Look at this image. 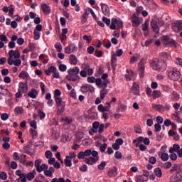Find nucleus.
<instances>
[{
    "label": "nucleus",
    "mask_w": 182,
    "mask_h": 182,
    "mask_svg": "<svg viewBox=\"0 0 182 182\" xmlns=\"http://www.w3.org/2000/svg\"><path fill=\"white\" fill-rule=\"evenodd\" d=\"M181 172H176L171 177V182H181Z\"/></svg>",
    "instance_id": "15"
},
{
    "label": "nucleus",
    "mask_w": 182,
    "mask_h": 182,
    "mask_svg": "<svg viewBox=\"0 0 182 182\" xmlns=\"http://www.w3.org/2000/svg\"><path fill=\"white\" fill-rule=\"evenodd\" d=\"M107 106H104L103 105L100 104L97 106L98 112L100 113H105L106 112H109L110 110V107H112L110 102H106Z\"/></svg>",
    "instance_id": "12"
},
{
    "label": "nucleus",
    "mask_w": 182,
    "mask_h": 182,
    "mask_svg": "<svg viewBox=\"0 0 182 182\" xmlns=\"http://www.w3.org/2000/svg\"><path fill=\"white\" fill-rule=\"evenodd\" d=\"M134 132H135V133H136L138 134H141V127H140V125H135L134 126Z\"/></svg>",
    "instance_id": "59"
},
{
    "label": "nucleus",
    "mask_w": 182,
    "mask_h": 182,
    "mask_svg": "<svg viewBox=\"0 0 182 182\" xmlns=\"http://www.w3.org/2000/svg\"><path fill=\"white\" fill-rule=\"evenodd\" d=\"M142 31H144V32L149 31V21H145L144 23L142 24Z\"/></svg>",
    "instance_id": "52"
},
{
    "label": "nucleus",
    "mask_w": 182,
    "mask_h": 182,
    "mask_svg": "<svg viewBox=\"0 0 182 182\" xmlns=\"http://www.w3.org/2000/svg\"><path fill=\"white\" fill-rule=\"evenodd\" d=\"M14 11H15V9H14V5H11L9 7V15L11 18H14Z\"/></svg>",
    "instance_id": "53"
},
{
    "label": "nucleus",
    "mask_w": 182,
    "mask_h": 182,
    "mask_svg": "<svg viewBox=\"0 0 182 182\" xmlns=\"http://www.w3.org/2000/svg\"><path fill=\"white\" fill-rule=\"evenodd\" d=\"M90 14V12L89 11V10H84V14H82V16L81 18V23H86V22H87V18H89Z\"/></svg>",
    "instance_id": "21"
},
{
    "label": "nucleus",
    "mask_w": 182,
    "mask_h": 182,
    "mask_svg": "<svg viewBox=\"0 0 182 182\" xmlns=\"http://www.w3.org/2000/svg\"><path fill=\"white\" fill-rule=\"evenodd\" d=\"M7 63L10 66L14 65L15 67L12 68L13 73H18V66L22 65V60H21V52L19 50H11L9 51V58Z\"/></svg>",
    "instance_id": "1"
},
{
    "label": "nucleus",
    "mask_w": 182,
    "mask_h": 182,
    "mask_svg": "<svg viewBox=\"0 0 182 182\" xmlns=\"http://www.w3.org/2000/svg\"><path fill=\"white\" fill-rule=\"evenodd\" d=\"M111 66L112 70H116V68L117 66V57L116 54H112L111 57Z\"/></svg>",
    "instance_id": "17"
},
{
    "label": "nucleus",
    "mask_w": 182,
    "mask_h": 182,
    "mask_svg": "<svg viewBox=\"0 0 182 182\" xmlns=\"http://www.w3.org/2000/svg\"><path fill=\"white\" fill-rule=\"evenodd\" d=\"M38 91L34 88L31 89V90L28 92V97H31V99H36V97H38Z\"/></svg>",
    "instance_id": "27"
},
{
    "label": "nucleus",
    "mask_w": 182,
    "mask_h": 182,
    "mask_svg": "<svg viewBox=\"0 0 182 182\" xmlns=\"http://www.w3.org/2000/svg\"><path fill=\"white\" fill-rule=\"evenodd\" d=\"M116 18H113L112 19V23L109 26V28L112 29V31L116 29Z\"/></svg>",
    "instance_id": "50"
},
{
    "label": "nucleus",
    "mask_w": 182,
    "mask_h": 182,
    "mask_svg": "<svg viewBox=\"0 0 182 182\" xmlns=\"http://www.w3.org/2000/svg\"><path fill=\"white\" fill-rule=\"evenodd\" d=\"M171 99L176 102L180 100V94H178L177 92L173 91L171 95Z\"/></svg>",
    "instance_id": "41"
},
{
    "label": "nucleus",
    "mask_w": 182,
    "mask_h": 182,
    "mask_svg": "<svg viewBox=\"0 0 182 182\" xmlns=\"http://www.w3.org/2000/svg\"><path fill=\"white\" fill-rule=\"evenodd\" d=\"M99 127H100L99 122H95L92 124V133H97V129H99Z\"/></svg>",
    "instance_id": "42"
},
{
    "label": "nucleus",
    "mask_w": 182,
    "mask_h": 182,
    "mask_svg": "<svg viewBox=\"0 0 182 182\" xmlns=\"http://www.w3.org/2000/svg\"><path fill=\"white\" fill-rule=\"evenodd\" d=\"M30 132L31 133L33 139H36V137H38V132L36 129H31Z\"/></svg>",
    "instance_id": "56"
},
{
    "label": "nucleus",
    "mask_w": 182,
    "mask_h": 182,
    "mask_svg": "<svg viewBox=\"0 0 182 182\" xmlns=\"http://www.w3.org/2000/svg\"><path fill=\"white\" fill-rule=\"evenodd\" d=\"M51 182H72V181L69 178L65 180V178H54L51 180Z\"/></svg>",
    "instance_id": "35"
},
{
    "label": "nucleus",
    "mask_w": 182,
    "mask_h": 182,
    "mask_svg": "<svg viewBox=\"0 0 182 182\" xmlns=\"http://www.w3.org/2000/svg\"><path fill=\"white\" fill-rule=\"evenodd\" d=\"M172 29L174 32L178 33L182 31V20H179L172 24Z\"/></svg>",
    "instance_id": "13"
},
{
    "label": "nucleus",
    "mask_w": 182,
    "mask_h": 182,
    "mask_svg": "<svg viewBox=\"0 0 182 182\" xmlns=\"http://www.w3.org/2000/svg\"><path fill=\"white\" fill-rule=\"evenodd\" d=\"M60 72H66V69H68V67H66L65 65L60 64L58 67Z\"/></svg>",
    "instance_id": "62"
},
{
    "label": "nucleus",
    "mask_w": 182,
    "mask_h": 182,
    "mask_svg": "<svg viewBox=\"0 0 182 182\" xmlns=\"http://www.w3.org/2000/svg\"><path fill=\"white\" fill-rule=\"evenodd\" d=\"M45 156L46 159H52V157H53V154H52V151H46L45 153Z\"/></svg>",
    "instance_id": "63"
},
{
    "label": "nucleus",
    "mask_w": 182,
    "mask_h": 182,
    "mask_svg": "<svg viewBox=\"0 0 182 182\" xmlns=\"http://www.w3.org/2000/svg\"><path fill=\"white\" fill-rule=\"evenodd\" d=\"M105 167H106V161H102L98 166V170H105Z\"/></svg>",
    "instance_id": "55"
},
{
    "label": "nucleus",
    "mask_w": 182,
    "mask_h": 182,
    "mask_svg": "<svg viewBox=\"0 0 182 182\" xmlns=\"http://www.w3.org/2000/svg\"><path fill=\"white\" fill-rule=\"evenodd\" d=\"M177 153L178 157L182 158V148L180 149L178 144H174L173 147L169 149V153Z\"/></svg>",
    "instance_id": "8"
},
{
    "label": "nucleus",
    "mask_w": 182,
    "mask_h": 182,
    "mask_svg": "<svg viewBox=\"0 0 182 182\" xmlns=\"http://www.w3.org/2000/svg\"><path fill=\"white\" fill-rule=\"evenodd\" d=\"M101 8L104 15H109V14H110V9H109V6L107 4L102 3Z\"/></svg>",
    "instance_id": "26"
},
{
    "label": "nucleus",
    "mask_w": 182,
    "mask_h": 182,
    "mask_svg": "<svg viewBox=\"0 0 182 182\" xmlns=\"http://www.w3.org/2000/svg\"><path fill=\"white\" fill-rule=\"evenodd\" d=\"M146 64V59L142 58L138 63V70L139 72L140 77H144V65Z\"/></svg>",
    "instance_id": "9"
},
{
    "label": "nucleus",
    "mask_w": 182,
    "mask_h": 182,
    "mask_svg": "<svg viewBox=\"0 0 182 182\" xmlns=\"http://www.w3.org/2000/svg\"><path fill=\"white\" fill-rule=\"evenodd\" d=\"M151 28L156 33H159L160 32V27H159V20L157 19H153L151 21Z\"/></svg>",
    "instance_id": "14"
},
{
    "label": "nucleus",
    "mask_w": 182,
    "mask_h": 182,
    "mask_svg": "<svg viewBox=\"0 0 182 182\" xmlns=\"http://www.w3.org/2000/svg\"><path fill=\"white\" fill-rule=\"evenodd\" d=\"M62 92H60L59 90H55L54 91V99L56 104V106L58 107L57 114H62L63 112H65V103L63 102L62 97Z\"/></svg>",
    "instance_id": "2"
},
{
    "label": "nucleus",
    "mask_w": 182,
    "mask_h": 182,
    "mask_svg": "<svg viewBox=\"0 0 182 182\" xmlns=\"http://www.w3.org/2000/svg\"><path fill=\"white\" fill-rule=\"evenodd\" d=\"M36 176V171L33 170L31 172H29L26 174V178L28 181H31V180H33V178H35Z\"/></svg>",
    "instance_id": "31"
},
{
    "label": "nucleus",
    "mask_w": 182,
    "mask_h": 182,
    "mask_svg": "<svg viewBox=\"0 0 182 182\" xmlns=\"http://www.w3.org/2000/svg\"><path fill=\"white\" fill-rule=\"evenodd\" d=\"M155 174H156V177H159V178H160V177H161V176H163V173L161 172V168H155Z\"/></svg>",
    "instance_id": "48"
},
{
    "label": "nucleus",
    "mask_w": 182,
    "mask_h": 182,
    "mask_svg": "<svg viewBox=\"0 0 182 182\" xmlns=\"http://www.w3.org/2000/svg\"><path fill=\"white\" fill-rule=\"evenodd\" d=\"M48 166L46 164H41L39 166L38 168H37L38 173H42V171H45L48 170Z\"/></svg>",
    "instance_id": "40"
},
{
    "label": "nucleus",
    "mask_w": 182,
    "mask_h": 182,
    "mask_svg": "<svg viewBox=\"0 0 182 182\" xmlns=\"http://www.w3.org/2000/svg\"><path fill=\"white\" fill-rule=\"evenodd\" d=\"M65 53L67 55H70V53H75V52H77V47L75 43H70L67 47L64 48Z\"/></svg>",
    "instance_id": "10"
},
{
    "label": "nucleus",
    "mask_w": 182,
    "mask_h": 182,
    "mask_svg": "<svg viewBox=\"0 0 182 182\" xmlns=\"http://www.w3.org/2000/svg\"><path fill=\"white\" fill-rule=\"evenodd\" d=\"M151 96L154 100H156V99H159V97H161L163 96V94L160 90H154Z\"/></svg>",
    "instance_id": "33"
},
{
    "label": "nucleus",
    "mask_w": 182,
    "mask_h": 182,
    "mask_svg": "<svg viewBox=\"0 0 182 182\" xmlns=\"http://www.w3.org/2000/svg\"><path fill=\"white\" fill-rule=\"evenodd\" d=\"M116 25H117L118 28H123V21L120 19L116 18Z\"/></svg>",
    "instance_id": "64"
},
{
    "label": "nucleus",
    "mask_w": 182,
    "mask_h": 182,
    "mask_svg": "<svg viewBox=\"0 0 182 182\" xmlns=\"http://www.w3.org/2000/svg\"><path fill=\"white\" fill-rule=\"evenodd\" d=\"M140 59V54H136L135 55L132 56L129 60V63L133 65L136 63Z\"/></svg>",
    "instance_id": "37"
},
{
    "label": "nucleus",
    "mask_w": 182,
    "mask_h": 182,
    "mask_svg": "<svg viewBox=\"0 0 182 182\" xmlns=\"http://www.w3.org/2000/svg\"><path fill=\"white\" fill-rule=\"evenodd\" d=\"M145 6L149 8V9L156 10V9H157L159 6L157 5V4H156V2H154V0H151L149 1V3L148 4V5Z\"/></svg>",
    "instance_id": "32"
},
{
    "label": "nucleus",
    "mask_w": 182,
    "mask_h": 182,
    "mask_svg": "<svg viewBox=\"0 0 182 182\" xmlns=\"http://www.w3.org/2000/svg\"><path fill=\"white\" fill-rule=\"evenodd\" d=\"M110 82L109 80H101L100 78H97V87H100L102 89L100 91V98L101 100H104L105 97H106V95H107V90L106 89L107 88V85H109Z\"/></svg>",
    "instance_id": "3"
},
{
    "label": "nucleus",
    "mask_w": 182,
    "mask_h": 182,
    "mask_svg": "<svg viewBox=\"0 0 182 182\" xmlns=\"http://www.w3.org/2000/svg\"><path fill=\"white\" fill-rule=\"evenodd\" d=\"M92 157L90 156L89 158H86L85 159V163L88 164L89 166H93V164H96L97 161H99V152L97 151H92Z\"/></svg>",
    "instance_id": "6"
},
{
    "label": "nucleus",
    "mask_w": 182,
    "mask_h": 182,
    "mask_svg": "<svg viewBox=\"0 0 182 182\" xmlns=\"http://www.w3.org/2000/svg\"><path fill=\"white\" fill-rule=\"evenodd\" d=\"M152 109H154V110L159 112V113L164 112V106L163 105L152 104Z\"/></svg>",
    "instance_id": "22"
},
{
    "label": "nucleus",
    "mask_w": 182,
    "mask_h": 182,
    "mask_svg": "<svg viewBox=\"0 0 182 182\" xmlns=\"http://www.w3.org/2000/svg\"><path fill=\"white\" fill-rule=\"evenodd\" d=\"M66 167H72V157L67 156L64 161Z\"/></svg>",
    "instance_id": "38"
},
{
    "label": "nucleus",
    "mask_w": 182,
    "mask_h": 182,
    "mask_svg": "<svg viewBox=\"0 0 182 182\" xmlns=\"http://www.w3.org/2000/svg\"><path fill=\"white\" fill-rule=\"evenodd\" d=\"M79 72H80V70L78 68V67H74L73 68L68 70V73L75 75V76L79 75Z\"/></svg>",
    "instance_id": "36"
},
{
    "label": "nucleus",
    "mask_w": 182,
    "mask_h": 182,
    "mask_svg": "<svg viewBox=\"0 0 182 182\" xmlns=\"http://www.w3.org/2000/svg\"><path fill=\"white\" fill-rule=\"evenodd\" d=\"M67 80H70L71 82H76L80 79V77L79 75H75V74H70L68 73V75L66 76Z\"/></svg>",
    "instance_id": "19"
},
{
    "label": "nucleus",
    "mask_w": 182,
    "mask_h": 182,
    "mask_svg": "<svg viewBox=\"0 0 182 182\" xmlns=\"http://www.w3.org/2000/svg\"><path fill=\"white\" fill-rule=\"evenodd\" d=\"M158 156L160 157L162 161H168V159H170V156L167 153L158 152Z\"/></svg>",
    "instance_id": "28"
},
{
    "label": "nucleus",
    "mask_w": 182,
    "mask_h": 182,
    "mask_svg": "<svg viewBox=\"0 0 182 182\" xmlns=\"http://www.w3.org/2000/svg\"><path fill=\"white\" fill-rule=\"evenodd\" d=\"M0 178L1 180H6L8 178V174L6 172L3 171L0 173Z\"/></svg>",
    "instance_id": "57"
},
{
    "label": "nucleus",
    "mask_w": 182,
    "mask_h": 182,
    "mask_svg": "<svg viewBox=\"0 0 182 182\" xmlns=\"http://www.w3.org/2000/svg\"><path fill=\"white\" fill-rule=\"evenodd\" d=\"M84 154L85 157L93 156V151H92V149H87L84 151Z\"/></svg>",
    "instance_id": "51"
},
{
    "label": "nucleus",
    "mask_w": 182,
    "mask_h": 182,
    "mask_svg": "<svg viewBox=\"0 0 182 182\" xmlns=\"http://www.w3.org/2000/svg\"><path fill=\"white\" fill-rule=\"evenodd\" d=\"M70 97H72L74 100L77 99L76 96V90L75 89H73L70 93Z\"/></svg>",
    "instance_id": "60"
},
{
    "label": "nucleus",
    "mask_w": 182,
    "mask_h": 182,
    "mask_svg": "<svg viewBox=\"0 0 182 182\" xmlns=\"http://www.w3.org/2000/svg\"><path fill=\"white\" fill-rule=\"evenodd\" d=\"M38 116H39L41 120H43V119H45V117H46V114H45L43 112V111H42L41 109L38 110Z\"/></svg>",
    "instance_id": "47"
},
{
    "label": "nucleus",
    "mask_w": 182,
    "mask_h": 182,
    "mask_svg": "<svg viewBox=\"0 0 182 182\" xmlns=\"http://www.w3.org/2000/svg\"><path fill=\"white\" fill-rule=\"evenodd\" d=\"M107 175L109 177H116V176H117V167L114 166L113 168H110L108 171Z\"/></svg>",
    "instance_id": "24"
},
{
    "label": "nucleus",
    "mask_w": 182,
    "mask_h": 182,
    "mask_svg": "<svg viewBox=\"0 0 182 182\" xmlns=\"http://www.w3.org/2000/svg\"><path fill=\"white\" fill-rule=\"evenodd\" d=\"M41 9L43 12V14H45L46 15L49 14V13L50 12V6H49V5L46 4H41Z\"/></svg>",
    "instance_id": "25"
},
{
    "label": "nucleus",
    "mask_w": 182,
    "mask_h": 182,
    "mask_svg": "<svg viewBox=\"0 0 182 182\" xmlns=\"http://www.w3.org/2000/svg\"><path fill=\"white\" fill-rule=\"evenodd\" d=\"M69 60L70 65H73L74 66L77 65V57L76 55L71 54L69 57Z\"/></svg>",
    "instance_id": "30"
},
{
    "label": "nucleus",
    "mask_w": 182,
    "mask_h": 182,
    "mask_svg": "<svg viewBox=\"0 0 182 182\" xmlns=\"http://www.w3.org/2000/svg\"><path fill=\"white\" fill-rule=\"evenodd\" d=\"M151 65L154 70H159V72H164L167 69V63L164 60H154L152 62Z\"/></svg>",
    "instance_id": "4"
},
{
    "label": "nucleus",
    "mask_w": 182,
    "mask_h": 182,
    "mask_svg": "<svg viewBox=\"0 0 182 182\" xmlns=\"http://www.w3.org/2000/svg\"><path fill=\"white\" fill-rule=\"evenodd\" d=\"M54 46L58 52L60 53L62 51V44L60 43H56Z\"/></svg>",
    "instance_id": "54"
},
{
    "label": "nucleus",
    "mask_w": 182,
    "mask_h": 182,
    "mask_svg": "<svg viewBox=\"0 0 182 182\" xmlns=\"http://www.w3.org/2000/svg\"><path fill=\"white\" fill-rule=\"evenodd\" d=\"M53 173H55V168L50 167L49 169H46L44 171V174L46 176V177H52L53 176Z\"/></svg>",
    "instance_id": "29"
},
{
    "label": "nucleus",
    "mask_w": 182,
    "mask_h": 182,
    "mask_svg": "<svg viewBox=\"0 0 182 182\" xmlns=\"http://www.w3.org/2000/svg\"><path fill=\"white\" fill-rule=\"evenodd\" d=\"M144 137H143V136H139V137H138V139H134V140L133 141V143H134V144H136V146H138V145L139 144V143H141V141H144Z\"/></svg>",
    "instance_id": "46"
},
{
    "label": "nucleus",
    "mask_w": 182,
    "mask_h": 182,
    "mask_svg": "<svg viewBox=\"0 0 182 182\" xmlns=\"http://www.w3.org/2000/svg\"><path fill=\"white\" fill-rule=\"evenodd\" d=\"M56 70L57 69L55 66H50L48 70H45V73L47 75V76H50V74L54 73V72H56Z\"/></svg>",
    "instance_id": "34"
},
{
    "label": "nucleus",
    "mask_w": 182,
    "mask_h": 182,
    "mask_svg": "<svg viewBox=\"0 0 182 182\" xmlns=\"http://www.w3.org/2000/svg\"><path fill=\"white\" fill-rule=\"evenodd\" d=\"M132 93L136 96H140V85L137 82H134L131 88Z\"/></svg>",
    "instance_id": "11"
},
{
    "label": "nucleus",
    "mask_w": 182,
    "mask_h": 182,
    "mask_svg": "<svg viewBox=\"0 0 182 182\" xmlns=\"http://www.w3.org/2000/svg\"><path fill=\"white\" fill-rule=\"evenodd\" d=\"M14 112L15 114H22V113H23V108H22L21 107H16L14 109Z\"/></svg>",
    "instance_id": "45"
},
{
    "label": "nucleus",
    "mask_w": 182,
    "mask_h": 182,
    "mask_svg": "<svg viewBox=\"0 0 182 182\" xmlns=\"http://www.w3.org/2000/svg\"><path fill=\"white\" fill-rule=\"evenodd\" d=\"M45 99L46 100H48L47 102V105L49 107H52V106H53L54 105V102L53 100H52V94L50 93H47L45 96Z\"/></svg>",
    "instance_id": "18"
},
{
    "label": "nucleus",
    "mask_w": 182,
    "mask_h": 182,
    "mask_svg": "<svg viewBox=\"0 0 182 182\" xmlns=\"http://www.w3.org/2000/svg\"><path fill=\"white\" fill-rule=\"evenodd\" d=\"M168 77L171 79V80H173V82H177L181 77V73L178 70V68H173L171 70L167 71Z\"/></svg>",
    "instance_id": "5"
},
{
    "label": "nucleus",
    "mask_w": 182,
    "mask_h": 182,
    "mask_svg": "<svg viewBox=\"0 0 182 182\" xmlns=\"http://www.w3.org/2000/svg\"><path fill=\"white\" fill-rule=\"evenodd\" d=\"M1 119L3 122H6L9 119V114L8 113H3L1 114Z\"/></svg>",
    "instance_id": "49"
},
{
    "label": "nucleus",
    "mask_w": 182,
    "mask_h": 182,
    "mask_svg": "<svg viewBox=\"0 0 182 182\" xmlns=\"http://www.w3.org/2000/svg\"><path fill=\"white\" fill-rule=\"evenodd\" d=\"M16 176H18L21 178V182H27L26 181V173L22 172V170L18 169L16 171Z\"/></svg>",
    "instance_id": "16"
},
{
    "label": "nucleus",
    "mask_w": 182,
    "mask_h": 182,
    "mask_svg": "<svg viewBox=\"0 0 182 182\" xmlns=\"http://www.w3.org/2000/svg\"><path fill=\"white\" fill-rule=\"evenodd\" d=\"M33 35L35 41H38V39L41 38V33L38 32L36 30H34Z\"/></svg>",
    "instance_id": "61"
},
{
    "label": "nucleus",
    "mask_w": 182,
    "mask_h": 182,
    "mask_svg": "<svg viewBox=\"0 0 182 182\" xmlns=\"http://www.w3.org/2000/svg\"><path fill=\"white\" fill-rule=\"evenodd\" d=\"M87 82H88V83H95V85H97V78H96L93 76L88 77L87 78Z\"/></svg>",
    "instance_id": "43"
},
{
    "label": "nucleus",
    "mask_w": 182,
    "mask_h": 182,
    "mask_svg": "<svg viewBox=\"0 0 182 182\" xmlns=\"http://www.w3.org/2000/svg\"><path fill=\"white\" fill-rule=\"evenodd\" d=\"M95 55L97 58H102V56H103V51H102V50H95Z\"/></svg>",
    "instance_id": "58"
},
{
    "label": "nucleus",
    "mask_w": 182,
    "mask_h": 182,
    "mask_svg": "<svg viewBox=\"0 0 182 182\" xmlns=\"http://www.w3.org/2000/svg\"><path fill=\"white\" fill-rule=\"evenodd\" d=\"M0 41L3 42L4 43H8L9 40L6 35L4 34H0Z\"/></svg>",
    "instance_id": "44"
},
{
    "label": "nucleus",
    "mask_w": 182,
    "mask_h": 182,
    "mask_svg": "<svg viewBox=\"0 0 182 182\" xmlns=\"http://www.w3.org/2000/svg\"><path fill=\"white\" fill-rule=\"evenodd\" d=\"M82 93H87V92H92L93 87L90 85H82L80 88Z\"/></svg>",
    "instance_id": "20"
},
{
    "label": "nucleus",
    "mask_w": 182,
    "mask_h": 182,
    "mask_svg": "<svg viewBox=\"0 0 182 182\" xmlns=\"http://www.w3.org/2000/svg\"><path fill=\"white\" fill-rule=\"evenodd\" d=\"M131 22L134 28H137L139 25L143 23V18L141 17H139L137 14H134L132 15V17L131 18Z\"/></svg>",
    "instance_id": "7"
},
{
    "label": "nucleus",
    "mask_w": 182,
    "mask_h": 182,
    "mask_svg": "<svg viewBox=\"0 0 182 182\" xmlns=\"http://www.w3.org/2000/svg\"><path fill=\"white\" fill-rule=\"evenodd\" d=\"M18 90L22 93H26L28 92V85L26 83L19 82Z\"/></svg>",
    "instance_id": "23"
},
{
    "label": "nucleus",
    "mask_w": 182,
    "mask_h": 182,
    "mask_svg": "<svg viewBox=\"0 0 182 182\" xmlns=\"http://www.w3.org/2000/svg\"><path fill=\"white\" fill-rule=\"evenodd\" d=\"M18 77H20V79L28 80V78L29 77V74H28L26 71H21L18 75Z\"/></svg>",
    "instance_id": "39"
}]
</instances>
